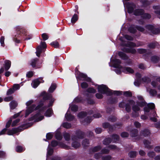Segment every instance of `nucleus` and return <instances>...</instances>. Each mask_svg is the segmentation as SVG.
<instances>
[{"label":"nucleus","instance_id":"f3484780","mask_svg":"<svg viewBox=\"0 0 160 160\" xmlns=\"http://www.w3.org/2000/svg\"><path fill=\"white\" fill-rule=\"evenodd\" d=\"M159 60V58L156 56H154L151 58V60L153 63L158 62Z\"/></svg>","mask_w":160,"mask_h":160},{"label":"nucleus","instance_id":"c9c22d12","mask_svg":"<svg viewBox=\"0 0 160 160\" xmlns=\"http://www.w3.org/2000/svg\"><path fill=\"white\" fill-rule=\"evenodd\" d=\"M111 142V140L110 138H106L103 141V143L105 145L109 144Z\"/></svg>","mask_w":160,"mask_h":160},{"label":"nucleus","instance_id":"cd10ccee","mask_svg":"<svg viewBox=\"0 0 160 160\" xmlns=\"http://www.w3.org/2000/svg\"><path fill=\"white\" fill-rule=\"evenodd\" d=\"M56 87L55 84H52L49 89L48 91L49 92H52L55 89Z\"/></svg>","mask_w":160,"mask_h":160},{"label":"nucleus","instance_id":"3c124183","mask_svg":"<svg viewBox=\"0 0 160 160\" xmlns=\"http://www.w3.org/2000/svg\"><path fill=\"white\" fill-rule=\"evenodd\" d=\"M53 153V150L52 148H48L47 156L51 155Z\"/></svg>","mask_w":160,"mask_h":160},{"label":"nucleus","instance_id":"052dcab7","mask_svg":"<svg viewBox=\"0 0 160 160\" xmlns=\"http://www.w3.org/2000/svg\"><path fill=\"white\" fill-rule=\"evenodd\" d=\"M134 126L137 128H140L141 126V124L140 123L138 122H135L134 123Z\"/></svg>","mask_w":160,"mask_h":160},{"label":"nucleus","instance_id":"a211bd4d","mask_svg":"<svg viewBox=\"0 0 160 160\" xmlns=\"http://www.w3.org/2000/svg\"><path fill=\"white\" fill-rule=\"evenodd\" d=\"M118 55L122 59L127 60L128 58V57L124 53L122 52H119L118 53Z\"/></svg>","mask_w":160,"mask_h":160},{"label":"nucleus","instance_id":"ea45409f","mask_svg":"<svg viewBox=\"0 0 160 160\" xmlns=\"http://www.w3.org/2000/svg\"><path fill=\"white\" fill-rule=\"evenodd\" d=\"M142 80L143 82L148 83L150 81V79L148 78L145 77L142 78Z\"/></svg>","mask_w":160,"mask_h":160},{"label":"nucleus","instance_id":"6e6552de","mask_svg":"<svg viewBox=\"0 0 160 160\" xmlns=\"http://www.w3.org/2000/svg\"><path fill=\"white\" fill-rule=\"evenodd\" d=\"M146 28L149 30L151 31L152 32L153 34H157L159 32L157 28H155L152 25H147L146 26Z\"/></svg>","mask_w":160,"mask_h":160},{"label":"nucleus","instance_id":"c85d7f7f","mask_svg":"<svg viewBox=\"0 0 160 160\" xmlns=\"http://www.w3.org/2000/svg\"><path fill=\"white\" fill-rule=\"evenodd\" d=\"M160 79L159 78H158L156 80L153 81L152 82V85L153 87H156L158 84V82H160Z\"/></svg>","mask_w":160,"mask_h":160},{"label":"nucleus","instance_id":"20e7f679","mask_svg":"<svg viewBox=\"0 0 160 160\" xmlns=\"http://www.w3.org/2000/svg\"><path fill=\"white\" fill-rule=\"evenodd\" d=\"M80 134H81L80 136H78V137H72V147L75 148H77L80 146V143L78 142L79 139L82 138H83V136L81 132H80Z\"/></svg>","mask_w":160,"mask_h":160},{"label":"nucleus","instance_id":"c756f323","mask_svg":"<svg viewBox=\"0 0 160 160\" xmlns=\"http://www.w3.org/2000/svg\"><path fill=\"white\" fill-rule=\"evenodd\" d=\"M136 27L135 28L133 26H131L129 28L128 30L131 33H134L136 32Z\"/></svg>","mask_w":160,"mask_h":160},{"label":"nucleus","instance_id":"39448f33","mask_svg":"<svg viewBox=\"0 0 160 160\" xmlns=\"http://www.w3.org/2000/svg\"><path fill=\"white\" fill-rule=\"evenodd\" d=\"M76 77L80 79H83V80L87 81L88 82H91V79L88 77H87V76L82 73H80L79 71H76L75 72Z\"/></svg>","mask_w":160,"mask_h":160},{"label":"nucleus","instance_id":"338daca9","mask_svg":"<svg viewBox=\"0 0 160 160\" xmlns=\"http://www.w3.org/2000/svg\"><path fill=\"white\" fill-rule=\"evenodd\" d=\"M121 136L123 138H126L128 136V134L126 132H123L121 133Z\"/></svg>","mask_w":160,"mask_h":160},{"label":"nucleus","instance_id":"a19ab883","mask_svg":"<svg viewBox=\"0 0 160 160\" xmlns=\"http://www.w3.org/2000/svg\"><path fill=\"white\" fill-rule=\"evenodd\" d=\"M138 52L140 54L145 53L146 52L147 50L145 49H139L138 50Z\"/></svg>","mask_w":160,"mask_h":160},{"label":"nucleus","instance_id":"bf43d9fd","mask_svg":"<svg viewBox=\"0 0 160 160\" xmlns=\"http://www.w3.org/2000/svg\"><path fill=\"white\" fill-rule=\"evenodd\" d=\"M14 91L12 88L9 89L7 92V94L8 95L11 94L14 92Z\"/></svg>","mask_w":160,"mask_h":160},{"label":"nucleus","instance_id":"4468645a","mask_svg":"<svg viewBox=\"0 0 160 160\" xmlns=\"http://www.w3.org/2000/svg\"><path fill=\"white\" fill-rule=\"evenodd\" d=\"M11 65V61L9 60H5L4 61V68L6 70H8L10 68Z\"/></svg>","mask_w":160,"mask_h":160},{"label":"nucleus","instance_id":"e433bc0d","mask_svg":"<svg viewBox=\"0 0 160 160\" xmlns=\"http://www.w3.org/2000/svg\"><path fill=\"white\" fill-rule=\"evenodd\" d=\"M62 125L63 127L66 128H69L71 127V125L67 122L64 123Z\"/></svg>","mask_w":160,"mask_h":160},{"label":"nucleus","instance_id":"0e129e2a","mask_svg":"<svg viewBox=\"0 0 160 160\" xmlns=\"http://www.w3.org/2000/svg\"><path fill=\"white\" fill-rule=\"evenodd\" d=\"M88 92L90 93H94L95 92L96 90L93 88H90L88 89Z\"/></svg>","mask_w":160,"mask_h":160},{"label":"nucleus","instance_id":"680f3d73","mask_svg":"<svg viewBox=\"0 0 160 160\" xmlns=\"http://www.w3.org/2000/svg\"><path fill=\"white\" fill-rule=\"evenodd\" d=\"M136 28L138 30L141 32H143L144 31V29L142 27L140 26H136Z\"/></svg>","mask_w":160,"mask_h":160},{"label":"nucleus","instance_id":"774afa93","mask_svg":"<svg viewBox=\"0 0 160 160\" xmlns=\"http://www.w3.org/2000/svg\"><path fill=\"white\" fill-rule=\"evenodd\" d=\"M46 137L47 139H50L52 137V134L51 133H48L46 135Z\"/></svg>","mask_w":160,"mask_h":160},{"label":"nucleus","instance_id":"a878e982","mask_svg":"<svg viewBox=\"0 0 160 160\" xmlns=\"http://www.w3.org/2000/svg\"><path fill=\"white\" fill-rule=\"evenodd\" d=\"M63 136L66 141H68L70 140V136L68 133L65 132L63 133Z\"/></svg>","mask_w":160,"mask_h":160},{"label":"nucleus","instance_id":"72a5a7b5","mask_svg":"<svg viewBox=\"0 0 160 160\" xmlns=\"http://www.w3.org/2000/svg\"><path fill=\"white\" fill-rule=\"evenodd\" d=\"M137 154V153L135 151L131 152L129 153V155L131 158H134Z\"/></svg>","mask_w":160,"mask_h":160},{"label":"nucleus","instance_id":"0eeeda50","mask_svg":"<svg viewBox=\"0 0 160 160\" xmlns=\"http://www.w3.org/2000/svg\"><path fill=\"white\" fill-rule=\"evenodd\" d=\"M35 106L34 105H32L30 107L28 108L26 111L25 117H27L29 114L31 113L34 110L37 109L38 108L37 107L35 108Z\"/></svg>","mask_w":160,"mask_h":160},{"label":"nucleus","instance_id":"9d476101","mask_svg":"<svg viewBox=\"0 0 160 160\" xmlns=\"http://www.w3.org/2000/svg\"><path fill=\"white\" fill-rule=\"evenodd\" d=\"M43 118V116H41L40 113H38L34 116L32 120H34L36 122H38L42 120Z\"/></svg>","mask_w":160,"mask_h":160},{"label":"nucleus","instance_id":"9b49d317","mask_svg":"<svg viewBox=\"0 0 160 160\" xmlns=\"http://www.w3.org/2000/svg\"><path fill=\"white\" fill-rule=\"evenodd\" d=\"M135 103V102L132 100H130L129 102L126 105V109L128 112H129L131 110V105H133Z\"/></svg>","mask_w":160,"mask_h":160},{"label":"nucleus","instance_id":"5701e85b","mask_svg":"<svg viewBox=\"0 0 160 160\" xmlns=\"http://www.w3.org/2000/svg\"><path fill=\"white\" fill-rule=\"evenodd\" d=\"M38 59L37 58L31 60L30 62V65L33 68L35 67H36V64L38 61Z\"/></svg>","mask_w":160,"mask_h":160},{"label":"nucleus","instance_id":"e2e57ef3","mask_svg":"<svg viewBox=\"0 0 160 160\" xmlns=\"http://www.w3.org/2000/svg\"><path fill=\"white\" fill-rule=\"evenodd\" d=\"M147 106L148 107L151 109H152L154 108L155 105L153 103H149L148 104Z\"/></svg>","mask_w":160,"mask_h":160},{"label":"nucleus","instance_id":"423d86ee","mask_svg":"<svg viewBox=\"0 0 160 160\" xmlns=\"http://www.w3.org/2000/svg\"><path fill=\"white\" fill-rule=\"evenodd\" d=\"M51 145L52 147H55L58 145L60 147L66 149H69L70 148V147L69 146L61 142L58 143L56 141H52L51 142Z\"/></svg>","mask_w":160,"mask_h":160},{"label":"nucleus","instance_id":"13d9d810","mask_svg":"<svg viewBox=\"0 0 160 160\" xmlns=\"http://www.w3.org/2000/svg\"><path fill=\"white\" fill-rule=\"evenodd\" d=\"M138 68L141 69H146L145 66L142 63H141L138 65Z\"/></svg>","mask_w":160,"mask_h":160},{"label":"nucleus","instance_id":"f257e3e1","mask_svg":"<svg viewBox=\"0 0 160 160\" xmlns=\"http://www.w3.org/2000/svg\"><path fill=\"white\" fill-rule=\"evenodd\" d=\"M98 91L103 94H106L108 95H110L113 94L115 95H119L121 94L120 91H112L109 89L106 86L104 85H101L98 86Z\"/></svg>","mask_w":160,"mask_h":160},{"label":"nucleus","instance_id":"2f4dec72","mask_svg":"<svg viewBox=\"0 0 160 160\" xmlns=\"http://www.w3.org/2000/svg\"><path fill=\"white\" fill-rule=\"evenodd\" d=\"M154 9L156 10L155 11V12L157 14H160V7L159 6H156L153 7Z\"/></svg>","mask_w":160,"mask_h":160},{"label":"nucleus","instance_id":"f704fd0d","mask_svg":"<svg viewBox=\"0 0 160 160\" xmlns=\"http://www.w3.org/2000/svg\"><path fill=\"white\" fill-rule=\"evenodd\" d=\"M51 45L53 46L55 48H58L59 46L58 43L57 41L52 42L51 43Z\"/></svg>","mask_w":160,"mask_h":160},{"label":"nucleus","instance_id":"f03ea898","mask_svg":"<svg viewBox=\"0 0 160 160\" xmlns=\"http://www.w3.org/2000/svg\"><path fill=\"white\" fill-rule=\"evenodd\" d=\"M138 99L140 100L137 102V105H134L132 106V109L134 113L136 112V114L134 115V113H133V116L134 117H137L139 115L138 113H137L136 112L139 111L140 110L139 107L138 106L142 107L144 106L145 104V102L143 100L142 97L141 96L138 97Z\"/></svg>","mask_w":160,"mask_h":160},{"label":"nucleus","instance_id":"69168bd1","mask_svg":"<svg viewBox=\"0 0 160 160\" xmlns=\"http://www.w3.org/2000/svg\"><path fill=\"white\" fill-rule=\"evenodd\" d=\"M4 37L3 36L1 37L0 38V42L1 45L2 46H4Z\"/></svg>","mask_w":160,"mask_h":160},{"label":"nucleus","instance_id":"ddd939ff","mask_svg":"<svg viewBox=\"0 0 160 160\" xmlns=\"http://www.w3.org/2000/svg\"><path fill=\"white\" fill-rule=\"evenodd\" d=\"M144 13V11L142 9H137L135 10L134 12V14L136 16L141 15H143Z\"/></svg>","mask_w":160,"mask_h":160},{"label":"nucleus","instance_id":"4be33fe9","mask_svg":"<svg viewBox=\"0 0 160 160\" xmlns=\"http://www.w3.org/2000/svg\"><path fill=\"white\" fill-rule=\"evenodd\" d=\"M17 102L15 101H12L9 103L10 108L12 109H14L17 105Z\"/></svg>","mask_w":160,"mask_h":160},{"label":"nucleus","instance_id":"dca6fc26","mask_svg":"<svg viewBox=\"0 0 160 160\" xmlns=\"http://www.w3.org/2000/svg\"><path fill=\"white\" fill-rule=\"evenodd\" d=\"M65 117L67 120L68 121H70L72 120L74 117L73 116H72L70 114L68 113V111L66 114L65 115Z\"/></svg>","mask_w":160,"mask_h":160},{"label":"nucleus","instance_id":"4c0bfd02","mask_svg":"<svg viewBox=\"0 0 160 160\" xmlns=\"http://www.w3.org/2000/svg\"><path fill=\"white\" fill-rule=\"evenodd\" d=\"M86 112H82L80 113L78 115V117L80 118H82L86 116Z\"/></svg>","mask_w":160,"mask_h":160},{"label":"nucleus","instance_id":"1a4fd4ad","mask_svg":"<svg viewBox=\"0 0 160 160\" xmlns=\"http://www.w3.org/2000/svg\"><path fill=\"white\" fill-rule=\"evenodd\" d=\"M44 81L41 79V81L39 80V79H36L32 81L31 83L32 86L34 88H36L39 84L40 83H43Z\"/></svg>","mask_w":160,"mask_h":160},{"label":"nucleus","instance_id":"37998d69","mask_svg":"<svg viewBox=\"0 0 160 160\" xmlns=\"http://www.w3.org/2000/svg\"><path fill=\"white\" fill-rule=\"evenodd\" d=\"M142 133L145 136L149 135L150 133L148 129H146L144 131H142Z\"/></svg>","mask_w":160,"mask_h":160},{"label":"nucleus","instance_id":"7ed1b4c3","mask_svg":"<svg viewBox=\"0 0 160 160\" xmlns=\"http://www.w3.org/2000/svg\"><path fill=\"white\" fill-rule=\"evenodd\" d=\"M121 62L120 60L118 59H114L111 60L109 63V65L111 67H113L118 69H123L124 70H133L129 67H125L123 68L120 65Z\"/></svg>","mask_w":160,"mask_h":160},{"label":"nucleus","instance_id":"6e6d98bb","mask_svg":"<svg viewBox=\"0 0 160 160\" xmlns=\"http://www.w3.org/2000/svg\"><path fill=\"white\" fill-rule=\"evenodd\" d=\"M149 93L151 95L154 96L156 94L157 92L155 90L151 89L150 90Z\"/></svg>","mask_w":160,"mask_h":160},{"label":"nucleus","instance_id":"393cba45","mask_svg":"<svg viewBox=\"0 0 160 160\" xmlns=\"http://www.w3.org/2000/svg\"><path fill=\"white\" fill-rule=\"evenodd\" d=\"M42 48L41 46H39L37 48V51L36 52V54L37 56L39 57L40 56V54L42 52Z\"/></svg>","mask_w":160,"mask_h":160},{"label":"nucleus","instance_id":"4d7b16f0","mask_svg":"<svg viewBox=\"0 0 160 160\" xmlns=\"http://www.w3.org/2000/svg\"><path fill=\"white\" fill-rule=\"evenodd\" d=\"M89 144V141L87 139H85L83 140L82 144L84 146H87Z\"/></svg>","mask_w":160,"mask_h":160},{"label":"nucleus","instance_id":"2eb2a0df","mask_svg":"<svg viewBox=\"0 0 160 160\" xmlns=\"http://www.w3.org/2000/svg\"><path fill=\"white\" fill-rule=\"evenodd\" d=\"M116 73L118 75H120L122 73H132L134 72V71H115Z\"/></svg>","mask_w":160,"mask_h":160},{"label":"nucleus","instance_id":"412c9836","mask_svg":"<svg viewBox=\"0 0 160 160\" xmlns=\"http://www.w3.org/2000/svg\"><path fill=\"white\" fill-rule=\"evenodd\" d=\"M18 131L17 129L13 128L12 130H8L7 132V134L9 135H12L16 133Z\"/></svg>","mask_w":160,"mask_h":160},{"label":"nucleus","instance_id":"a18cd8bd","mask_svg":"<svg viewBox=\"0 0 160 160\" xmlns=\"http://www.w3.org/2000/svg\"><path fill=\"white\" fill-rule=\"evenodd\" d=\"M142 17L145 19H149L151 18V16L150 14L145 13L143 14Z\"/></svg>","mask_w":160,"mask_h":160},{"label":"nucleus","instance_id":"8fccbe9b","mask_svg":"<svg viewBox=\"0 0 160 160\" xmlns=\"http://www.w3.org/2000/svg\"><path fill=\"white\" fill-rule=\"evenodd\" d=\"M127 45L128 47H136V44L132 42H129L127 44Z\"/></svg>","mask_w":160,"mask_h":160},{"label":"nucleus","instance_id":"b1692460","mask_svg":"<svg viewBox=\"0 0 160 160\" xmlns=\"http://www.w3.org/2000/svg\"><path fill=\"white\" fill-rule=\"evenodd\" d=\"M140 2L144 7H146L151 4L150 2L147 0H140Z\"/></svg>","mask_w":160,"mask_h":160},{"label":"nucleus","instance_id":"6ab92c4d","mask_svg":"<svg viewBox=\"0 0 160 160\" xmlns=\"http://www.w3.org/2000/svg\"><path fill=\"white\" fill-rule=\"evenodd\" d=\"M122 50L124 52H131L132 53H135L136 52V50L134 49H129L128 48H124L122 49Z\"/></svg>","mask_w":160,"mask_h":160},{"label":"nucleus","instance_id":"de8ad7c7","mask_svg":"<svg viewBox=\"0 0 160 160\" xmlns=\"http://www.w3.org/2000/svg\"><path fill=\"white\" fill-rule=\"evenodd\" d=\"M138 133V130L136 129H135L133 130L131 133L130 134L131 135L132 137H135L136 136L137 134Z\"/></svg>","mask_w":160,"mask_h":160},{"label":"nucleus","instance_id":"864d4df0","mask_svg":"<svg viewBox=\"0 0 160 160\" xmlns=\"http://www.w3.org/2000/svg\"><path fill=\"white\" fill-rule=\"evenodd\" d=\"M20 119H17L13 121L12 124V126H14L17 125V124L19 122Z\"/></svg>","mask_w":160,"mask_h":160},{"label":"nucleus","instance_id":"7c9ffc66","mask_svg":"<svg viewBox=\"0 0 160 160\" xmlns=\"http://www.w3.org/2000/svg\"><path fill=\"white\" fill-rule=\"evenodd\" d=\"M56 138L57 139L60 140L62 138V137L61 135V133L59 132H58L56 133Z\"/></svg>","mask_w":160,"mask_h":160},{"label":"nucleus","instance_id":"09e8293b","mask_svg":"<svg viewBox=\"0 0 160 160\" xmlns=\"http://www.w3.org/2000/svg\"><path fill=\"white\" fill-rule=\"evenodd\" d=\"M42 36L43 40L44 41L47 40L48 38V35L45 33L42 34Z\"/></svg>","mask_w":160,"mask_h":160},{"label":"nucleus","instance_id":"5fc2aeb1","mask_svg":"<svg viewBox=\"0 0 160 160\" xmlns=\"http://www.w3.org/2000/svg\"><path fill=\"white\" fill-rule=\"evenodd\" d=\"M13 99L12 97L10 96L9 97L5 98H4V100L6 102H9L12 100Z\"/></svg>","mask_w":160,"mask_h":160},{"label":"nucleus","instance_id":"49530a36","mask_svg":"<svg viewBox=\"0 0 160 160\" xmlns=\"http://www.w3.org/2000/svg\"><path fill=\"white\" fill-rule=\"evenodd\" d=\"M124 37L126 39L128 40L132 41L133 39V38L132 37L128 35H125Z\"/></svg>","mask_w":160,"mask_h":160},{"label":"nucleus","instance_id":"79ce46f5","mask_svg":"<svg viewBox=\"0 0 160 160\" xmlns=\"http://www.w3.org/2000/svg\"><path fill=\"white\" fill-rule=\"evenodd\" d=\"M20 86L18 84H14L13 85L12 89L15 91L19 89Z\"/></svg>","mask_w":160,"mask_h":160},{"label":"nucleus","instance_id":"c03bdc74","mask_svg":"<svg viewBox=\"0 0 160 160\" xmlns=\"http://www.w3.org/2000/svg\"><path fill=\"white\" fill-rule=\"evenodd\" d=\"M71 110L73 112H76L78 110V107L75 105H73L70 106Z\"/></svg>","mask_w":160,"mask_h":160},{"label":"nucleus","instance_id":"f8f14e48","mask_svg":"<svg viewBox=\"0 0 160 160\" xmlns=\"http://www.w3.org/2000/svg\"><path fill=\"white\" fill-rule=\"evenodd\" d=\"M135 5L133 3H129L128 7V11L129 13H132L135 8Z\"/></svg>","mask_w":160,"mask_h":160},{"label":"nucleus","instance_id":"603ef678","mask_svg":"<svg viewBox=\"0 0 160 160\" xmlns=\"http://www.w3.org/2000/svg\"><path fill=\"white\" fill-rule=\"evenodd\" d=\"M33 72L32 71H29L27 73L26 76L28 78H30L33 76Z\"/></svg>","mask_w":160,"mask_h":160},{"label":"nucleus","instance_id":"58836bf2","mask_svg":"<svg viewBox=\"0 0 160 160\" xmlns=\"http://www.w3.org/2000/svg\"><path fill=\"white\" fill-rule=\"evenodd\" d=\"M156 45V43H151L148 44V47L151 48H154Z\"/></svg>","mask_w":160,"mask_h":160},{"label":"nucleus","instance_id":"473e14b6","mask_svg":"<svg viewBox=\"0 0 160 160\" xmlns=\"http://www.w3.org/2000/svg\"><path fill=\"white\" fill-rule=\"evenodd\" d=\"M52 113V110L51 108L48 109L45 113V115L47 117H50Z\"/></svg>","mask_w":160,"mask_h":160},{"label":"nucleus","instance_id":"aec40b11","mask_svg":"<svg viewBox=\"0 0 160 160\" xmlns=\"http://www.w3.org/2000/svg\"><path fill=\"white\" fill-rule=\"evenodd\" d=\"M25 150V148L20 146H17L15 148L16 151L18 152H21L24 151Z\"/></svg>","mask_w":160,"mask_h":160},{"label":"nucleus","instance_id":"bb28decb","mask_svg":"<svg viewBox=\"0 0 160 160\" xmlns=\"http://www.w3.org/2000/svg\"><path fill=\"white\" fill-rule=\"evenodd\" d=\"M78 15L76 14H74L71 19V22L72 23H74L78 20Z\"/></svg>","mask_w":160,"mask_h":160}]
</instances>
